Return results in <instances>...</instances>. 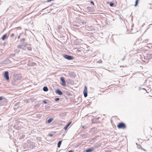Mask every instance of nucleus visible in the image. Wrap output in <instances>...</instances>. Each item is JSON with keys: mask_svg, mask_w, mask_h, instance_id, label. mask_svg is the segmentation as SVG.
Returning <instances> with one entry per match:
<instances>
[{"mask_svg": "<svg viewBox=\"0 0 152 152\" xmlns=\"http://www.w3.org/2000/svg\"><path fill=\"white\" fill-rule=\"evenodd\" d=\"M117 127L119 129H125L126 127L125 124L122 122L119 123Z\"/></svg>", "mask_w": 152, "mask_h": 152, "instance_id": "nucleus-1", "label": "nucleus"}, {"mask_svg": "<svg viewBox=\"0 0 152 152\" xmlns=\"http://www.w3.org/2000/svg\"><path fill=\"white\" fill-rule=\"evenodd\" d=\"M64 57L69 60H72L74 59V57L73 56L67 55H64Z\"/></svg>", "mask_w": 152, "mask_h": 152, "instance_id": "nucleus-2", "label": "nucleus"}, {"mask_svg": "<svg viewBox=\"0 0 152 152\" xmlns=\"http://www.w3.org/2000/svg\"><path fill=\"white\" fill-rule=\"evenodd\" d=\"M4 78L7 80H8L9 79V72L8 71H6L4 73Z\"/></svg>", "mask_w": 152, "mask_h": 152, "instance_id": "nucleus-3", "label": "nucleus"}, {"mask_svg": "<svg viewBox=\"0 0 152 152\" xmlns=\"http://www.w3.org/2000/svg\"><path fill=\"white\" fill-rule=\"evenodd\" d=\"M1 100H2L3 102L5 103L6 102V99L5 98H3L2 96L0 97V106L4 104V103H2Z\"/></svg>", "mask_w": 152, "mask_h": 152, "instance_id": "nucleus-4", "label": "nucleus"}, {"mask_svg": "<svg viewBox=\"0 0 152 152\" xmlns=\"http://www.w3.org/2000/svg\"><path fill=\"white\" fill-rule=\"evenodd\" d=\"M14 79L17 80H20L21 79L22 77L20 75H17L15 76Z\"/></svg>", "mask_w": 152, "mask_h": 152, "instance_id": "nucleus-5", "label": "nucleus"}, {"mask_svg": "<svg viewBox=\"0 0 152 152\" xmlns=\"http://www.w3.org/2000/svg\"><path fill=\"white\" fill-rule=\"evenodd\" d=\"M60 80L62 82L61 85L63 86H65L66 85V82L64 78L63 77H61Z\"/></svg>", "mask_w": 152, "mask_h": 152, "instance_id": "nucleus-6", "label": "nucleus"}, {"mask_svg": "<svg viewBox=\"0 0 152 152\" xmlns=\"http://www.w3.org/2000/svg\"><path fill=\"white\" fill-rule=\"evenodd\" d=\"M83 94L84 96L85 97H86L87 96V88L86 86H85L84 89L83 91Z\"/></svg>", "mask_w": 152, "mask_h": 152, "instance_id": "nucleus-7", "label": "nucleus"}, {"mask_svg": "<svg viewBox=\"0 0 152 152\" xmlns=\"http://www.w3.org/2000/svg\"><path fill=\"white\" fill-rule=\"evenodd\" d=\"M72 24H73V26H77V27H80V24H81L80 23H77V22H76V21H73V22H72Z\"/></svg>", "mask_w": 152, "mask_h": 152, "instance_id": "nucleus-8", "label": "nucleus"}, {"mask_svg": "<svg viewBox=\"0 0 152 152\" xmlns=\"http://www.w3.org/2000/svg\"><path fill=\"white\" fill-rule=\"evenodd\" d=\"M86 28L89 31H93L95 29L94 27L92 26H87Z\"/></svg>", "mask_w": 152, "mask_h": 152, "instance_id": "nucleus-9", "label": "nucleus"}, {"mask_svg": "<svg viewBox=\"0 0 152 152\" xmlns=\"http://www.w3.org/2000/svg\"><path fill=\"white\" fill-rule=\"evenodd\" d=\"M12 84L14 86L17 85L18 84V83L17 82L16 80H15L14 79H13L12 80Z\"/></svg>", "mask_w": 152, "mask_h": 152, "instance_id": "nucleus-10", "label": "nucleus"}, {"mask_svg": "<svg viewBox=\"0 0 152 152\" xmlns=\"http://www.w3.org/2000/svg\"><path fill=\"white\" fill-rule=\"evenodd\" d=\"M56 94L60 95H62L63 94L62 92L58 89H57L56 90Z\"/></svg>", "mask_w": 152, "mask_h": 152, "instance_id": "nucleus-11", "label": "nucleus"}, {"mask_svg": "<svg viewBox=\"0 0 152 152\" xmlns=\"http://www.w3.org/2000/svg\"><path fill=\"white\" fill-rule=\"evenodd\" d=\"M79 22L81 24L80 26L86 23V22L84 20H80L79 21Z\"/></svg>", "mask_w": 152, "mask_h": 152, "instance_id": "nucleus-12", "label": "nucleus"}, {"mask_svg": "<svg viewBox=\"0 0 152 152\" xmlns=\"http://www.w3.org/2000/svg\"><path fill=\"white\" fill-rule=\"evenodd\" d=\"M94 148H91L87 149L86 151V152H91L93 151Z\"/></svg>", "mask_w": 152, "mask_h": 152, "instance_id": "nucleus-13", "label": "nucleus"}, {"mask_svg": "<svg viewBox=\"0 0 152 152\" xmlns=\"http://www.w3.org/2000/svg\"><path fill=\"white\" fill-rule=\"evenodd\" d=\"M14 128L17 129V130H19L21 129V127L20 126H18L17 125H15L14 126Z\"/></svg>", "mask_w": 152, "mask_h": 152, "instance_id": "nucleus-14", "label": "nucleus"}, {"mask_svg": "<svg viewBox=\"0 0 152 152\" xmlns=\"http://www.w3.org/2000/svg\"><path fill=\"white\" fill-rule=\"evenodd\" d=\"M71 122H69V123H68L66 126H65L64 127V129L65 130H66L68 127V126H69L70 125V124H71Z\"/></svg>", "mask_w": 152, "mask_h": 152, "instance_id": "nucleus-15", "label": "nucleus"}, {"mask_svg": "<svg viewBox=\"0 0 152 152\" xmlns=\"http://www.w3.org/2000/svg\"><path fill=\"white\" fill-rule=\"evenodd\" d=\"M17 47L18 48H19L23 50H25L23 46L22 45H19L17 46Z\"/></svg>", "mask_w": 152, "mask_h": 152, "instance_id": "nucleus-16", "label": "nucleus"}, {"mask_svg": "<svg viewBox=\"0 0 152 152\" xmlns=\"http://www.w3.org/2000/svg\"><path fill=\"white\" fill-rule=\"evenodd\" d=\"M7 37V35L6 34H5L2 36L1 39L3 40H4Z\"/></svg>", "mask_w": 152, "mask_h": 152, "instance_id": "nucleus-17", "label": "nucleus"}, {"mask_svg": "<svg viewBox=\"0 0 152 152\" xmlns=\"http://www.w3.org/2000/svg\"><path fill=\"white\" fill-rule=\"evenodd\" d=\"M95 142V140L94 138H93L91 139L89 141L90 143L91 144H93Z\"/></svg>", "mask_w": 152, "mask_h": 152, "instance_id": "nucleus-18", "label": "nucleus"}, {"mask_svg": "<svg viewBox=\"0 0 152 152\" xmlns=\"http://www.w3.org/2000/svg\"><path fill=\"white\" fill-rule=\"evenodd\" d=\"M88 10L90 12H92L93 11V9L91 7H87Z\"/></svg>", "mask_w": 152, "mask_h": 152, "instance_id": "nucleus-19", "label": "nucleus"}, {"mask_svg": "<svg viewBox=\"0 0 152 152\" xmlns=\"http://www.w3.org/2000/svg\"><path fill=\"white\" fill-rule=\"evenodd\" d=\"M43 90L44 91H48V89L47 86H44L43 88Z\"/></svg>", "mask_w": 152, "mask_h": 152, "instance_id": "nucleus-20", "label": "nucleus"}, {"mask_svg": "<svg viewBox=\"0 0 152 152\" xmlns=\"http://www.w3.org/2000/svg\"><path fill=\"white\" fill-rule=\"evenodd\" d=\"M27 43L26 42H24L23 43L22 45L24 47V48H25L27 46Z\"/></svg>", "mask_w": 152, "mask_h": 152, "instance_id": "nucleus-21", "label": "nucleus"}, {"mask_svg": "<svg viewBox=\"0 0 152 152\" xmlns=\"http://www.w3.org/2000/svg\"><path fill=\"white\" fill-rule=\"evenodd\" d=\"M62 141L61 140L59 141L58 143V148H60L61 146V144Z\"/></svg>", "mask_w": 152, "mask_h": 152, "instance_id": "nucleus-22", "label": "nucleus"}, {"mask_svg": "<svg viewBox=\"0 0 152 152\" xmlns=\"http://www.w3.org/2000/svg\"><path fill=\"white\" fill-rule=\"evenodd\" d=\"M4 62H5V63H7V64H9V63H11V61H10L9 60V59H6Z\"/></svg>", "mask_w": 152, "mask_h": 152, "instance_id": "nucleus-23", "label": "nucleus"}, {"mask_svg": "<svg viewBox=\"0 0 152 152\" xmlns=\"http://www.w3.org/2000/svg\"><path fill=\"white\" fill-rule=\"evenodd\" d=\"M53 118H50L47 121V122L48 123H50L53 120Z\"/></svg>", "mask_w": 152, "mask_h": 152, "instance_id": "nucleus-24", "label": "nucleus"}, {"mask_svg": "<svg viewBox=\"0 0 152 152\" xmlns=\"http://www.w3.org/2000/svg\"><path fill=\"white\" fill-rule=\"evenodd\" d=\"M138 1H139V0H136V1H135V4L134 5V6L135 7H136L137 5L138 4Z\"/></svg>", "mask_w": 152, "mask_h": 152, "instance_id": "nucleus-25", "label": "nucleus"}, {"mask_svg": "<svg viewBox=\"0 0 152 152\" xmlns=\"http://www.w3.org/2000/svg\"><path fill=\"white\" fill-rule=\"evenodd\" d=\"M20 51V50L18 49H16L14 51V52L15 53H18Z\"/></svg>", "mask_w": 152, "mask_h": 152, "instance_id": "nucleus-26", "label": "nucleus"}, {"mask_svg": "<svg viewBox=\"0 0 152 152\" xmlns=\"http://www.w3.org/2000/svg\"><path fill=\"white\" fill-rule=\"evenodd\" d=\"M148 57L149 58H152V54H149L148 55Z\"/></svg>", "mask_w": 152, "mask_h": 152, "instance_id": "nucleus-27", "label": "nucleus"}, {"mask_svg": "<svg viewBox=\"0 0 152 152\" xmlns=\"http://www.w3.org/2000/svg\"><path fill=\"white\" fill-rule=\"evenodd\" d=\"M25 40H26V39L24 38H22V39H21L20 40V42H23L25 41Z\"/></svg>", "mask_w": 152, "mask_h": 152, "instance_id": "nucleus-28", "label": "nucleus"}, {"mask_svg": "<svg viewBox=\"0 0 152 152\" xmlns=\"http://www.w3.org/2000/svg\"><path fill=\"white\" fill-rule=\"evenodd\" d=\"M47 100H43L42 101V102L44 104H47Z\"/></svg>", "mask_w": 152, "mask_h": 152, "instance_id": "nucleus-29", "label": "nucleus"}, {"mask_svg": "<svg viewBox=\"0 0 152 152\" xmlns=\"http://www.w3.org/2000/svg\"><path fill=\"white\" fill-rule=\"evenodd\" d=\"M99 146V145H95L94 146V148H98Z\"/></svg>", "mask_w": 152, "mask_h": 152, "instance_id": "nucleus-30", "label": "nucleus"}, {"mask_svg": "<svg viewBox=\"0 0 152 152\" xmlns=\"http://www.w3.org/2000/svg\"><path fill=\"white\" fill-rule=\"evenodd\" d=\"M39 106H40V105L39 104H38L35 105L34 106V107H39Z\"/></svg>", "mask_w": 152, "mask_h": 152, "instance_id": "nucleus-31", "label": "nucleus"}, {"mask_svg": "<svg viewBox=\"0 0 152 152\" xmlns=\"http://www.w3.org/2000/svg\"><path fill=\"white\" fill-rule=\"evenodd\" d=\"M15 54L14 53L11 54L10 55V56L12 57H14L15 56Z\"/></svg>", "mask_w": 152, "mask_h": 152, "instance_id": "nucleus-32", "label": "nucleus"}, {"mask_svg": "<svg viewBox=\"0 0 152 152\" xmlns=\"http://www.w3.org/2000/svg\"><path fill=\"white\" fill-rule=\"evenodd\" d=\"M114 4L113 2H111L110 4V6L112 7L114 5Z\"/></svg>", "mask_w": 152, "mask_h": 152, "instance_id": "nucleus-33", "label": "nucleus"}, {"mask_svg": "<svg viewBox=\"0 0 152 152\" xmlns=\"http://www.w3.org/2000/svg\"><path fill=\"white\" fill-rule=\"evenodd\" d=\"M59 99L58 98H56L55 99V101H58V100H59Z\"/></svg>", "mask_w": 152, "mask_h": 152, "instance_id": "nucleus-34", "label": "nucleus"}, {"mask_svg": "<svg viewBox=\"0 0 152 152\" xmlns=\"http://www.w3.org/2000/svg\"><path fill=\"white\" fill-rule=\"evenodd\" d=\"M14 34H12L11 35H10V37H14Z\"/></svg>", "mask_w": 152, "mask_h": 152, "instance_id": "nucleus-35", "label": "nucleus"}, {"mask_svg": "<svg viewBox=\"0 0 152 152\" xmlns=\"http://www.w3.org/2000/svg\"><path fill=\"white\" fill-rule=\"evenodd\" d=\"M49 136L50 137H52L53 136V134H49Z\"/></svg>", "mask_w": 152, "mask_h": 152, "instance_id": "nucleus-36", "label": "nucleus"}, {"mask_svg": "<svg viewBox=\"0 0 152 152\" xmlns=\"http://www.w3.org/2000/svg\"><path fill=\"white\" fill-rule=\"evenodd\" d=\"M90 3H91V4H93V5H94V2H93V1H91L90 2Z\"/></svg>", "mask_w": 152, "mask_h": 152, "instance_id": "nucleus-37", "label": "nucleus"}, {"mask_svg": "<svg viewBox=\"0 0 152 152\" xmlns=\"http://www.w3.org/2000/svg\"><path fill=\"white\" fill-rule=\"evenodd\" d=\"M98 62L99 63H101L102 62V61L101 60H99L98 61Z\"/></svg>", "mask_w": 152, "mask_h": 152, "instance_id": "nucleus-38", "label": "nucleus"}, {"mask_svg": "<svg viewBox=\"0 0 152 152\" xmlns=\"http://www.w3.org/2000/svg\"><path fill=\"white\" fill-rule=\"evenodd\" d=\"M20 37V34L18 37V39H19Z\"/></svg>", "mask_w": 152, "mask_h": 152, "instance_id": "nucleus-39", "label": "nucleus"}, {"mask_svg": "<svg viewBox=\"0 0 152 152\" xmlns=\"http://www.w3.org/2000/svg\"><path fill=\"white\" fill-rule=\"evenodd\" d=\"M68 152H73V151L72 150H70Z\"/></svg>", "mask_w": 152, "mask_h": 152, "instance_id": "nucleus-40", "label": "nucleus"}, {"mask_svg": "<svg viewBox=\"0 0 152 152\" xmlns=\"http://www.w3.org/2000/svg\"><path fill=\"white\" fill-rule=\"evenodd\" d=\"M110 150H108L106 151V152H110Z\"/></svg>", "mask_w": 152, "mask_h": 152, "instance_id": "nucleus-41", "label": "nucleus"}, {"mask_svg": "<svg viewBox=\"0 0 152 152\" xmlns=\"http://www.w3.org/2000/svg\"><path fill=\"white\" fill-rule=\"evenodd\" d=\"M80 50H77V51L78 52H80Z\"/></svg>", "mask_w": 152, "mask_h": 152, "instance_id": "nucleus-42", "label": "nucleus"}, {"mask_svg": "<svg viewBox=\"0 0 152 152\" xmlns=\"http://www.w3.org/2000/svg\"><path fill=\"white\" fill-rule=\"evenodd\" d=\"M142 89H143V90H145L147 92V91L146 90H145V88H142Z\"/></svg>", "mask_w": 152, "mask_h": 152, "instance_id": "nucleus-43", "label": "nucleus"}, {"mask_svg": "<svg viewBox=\"0 0 152 152\" xmlns=\"http://www.w3.org/2000/svg\"><path fill=\"white\" fill-rule=\"evenodd\" d=\"M82 128H84V126H82Z\"/></svg>", "mask_w": 152, "mask_h": 152, "instance_id": "nucleus-44", "label": "nucleus"}]
</instances>
